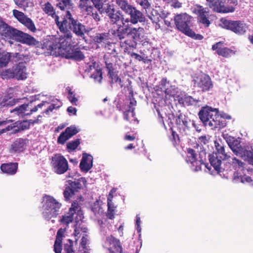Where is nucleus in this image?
Returning <instances> with one entry per match:
<instances>
[{
    "instance_id": "1",
    "label": "nucleus",
    "mask_w": 253,
    "mask_h": 253,
    "mask_svg": "<svg viewBox=\"0 0 253 253\" xmlns=\"http://www.w3.org/2000/svg\"><path fill=\"white\" fill-rule=\"evenodd\" d=\"M55 22L58 27L60 33L57 35L49 36L45 39V43L47 45H50L54 42L62 41V43H69L72 42V35L70 30L77 36L82 37L86 32L85 26L75 20L72 16L69 11H66V14L61 21H59V17L56 16Z\"/></svg>"
},
{
    "instance_id": "2",
    "label": "nucleus",
    "mask_w": 253,
    "mask_h": 253,
    "mask_svg": "<svg viewBox=\"0 0 253 253\" xmlns=\"http://www.w3.org/2000/svg\"><path fill=\"white\" fill-rule=\"evenodd\" d=\"M62 41L58 40L52 42L50 46L45 43V40L41 43V49L47 54L61 56L66 58H70L76 60L83 59L84 56L82 52L77 49L74 50L71 45V43H62Z\"/></svg>"
},
{
    "instance_id": "3",
    "label": "nucleus",
    "mask_w": 253,
    "mask_h": 253,
    "mask_svg": "<svg viewBox=\"0 0 253 253\" xmlns=\"http://www.w3.org/2000/svg\"><path fill=\"white\" fill-rule=\"evenodd\" d=\"M0 35L1 38L10 44L15 41L28 45H34L41 48V43L33 37L17 29L13 28L4 23L0 24Z\"/></svg>"
},
{
    "instance_id": "4",
    "label": "nucleus",
    "mask_w": 253,
    "mask_h": 253,
    "mask_svg": "<svg viewBox=\"0 0 253 253\" xmlns=\"http://www.w3.org/2000/svg\"><path fill=\"white\" fill-rule=\"evenodd\" d=\"M200 120L205 126L212 129H221L226 126L225 119H230L231 116L223 112L219 113L217 109L210 106L204 107L199 113Z\"/></svg>"
},
{
    "instance_id": "5",
    "label": "nucleus",
    "mask_w": 253,
    "mask_h": 253,
    "mask_svg": "<svg viewBox=\"0 0 253 253\" xmlns=\"http://www.w3.org/2000/svg\"><path fill=\"white\" fill-rule=\"evenodd\" d=\"M66 229L60 228L58 230L56 240L54 245V251L55 253H61L62 242H64L63 250L65 253H92V251L89 247L83 246L82 248L81 244H80L78 250L76 249L75 246L77 243H74L71 239L65 240Z\"/></svg>"
},
{
    "instance_id": "6",
    "label": "nucleus",
    "mask_w": 253,
    "mask_h": 253,
    "mask_svg": "<svg viewBox=\"0 0 253 253\" xmlns=\"http://www.w3.org/2000/svg\"><path fill=\"white\" fill-rule=\"evenodd\" d=\"M193 18L186 13L178 14L174 17L176 28L183 34L196 40H202L204 37L197 34L191 29Z\"/></svg>"
},
{
    "instance_id": "7",
    "label": "nucleus",
    "mask_w": 253,
    "mask_h": 253,
    "mask_svg": "<svg viewBox=\"0 0 253 253\" xmlns=\"http://www.w3.org/2000/svg\"><path fill=\"white\" fill-rule=\"evenodd\" d=\"M42 215L46 220H49L56 217L58 214L61 204L53 197L45 195L43 197Z\"/></svg>"
},
{
    "instance_id": "8",
    "label": "nucleus",
    "mask_w": 253,
    "mask_h": 253,
    "mask_svg": "<svg viewBox=\"0 0 253 253\" xmlns=\"http://www.w3.org/2000/svg\"><path fill=\"white\" fill-rule=\"evenodd\" d=\"M216 152L209 155V159L211 163V166L213 167L215 171L217 173L221 172L222 168L220 167L221 160H224L228 155L225 152V149L223 145L218 142L217 141L214 142Z\"/></svg>"
},
{
    "instance_id": "9",
    "label": "nucleus",
    "mask_w": 253,
    "mask_h": 253,
    "mask_svg": "<svg viewBox=\"0 0 253 253\" xmlns=\"http://www.w3.org/2000/svg\"><path fill=\"white\" fill-rule=\"evenodd\" d=\"M207 4L214 11L218 12L228 13L235 10L237 4V0H206Z\"/></svg>"
},
{
    "instance_id": "10",
    "label": "nucleus",
    "mask_w": 253,
    "mask_h": 253,
    "mask_svg": "<svg viewBox=\"0 0 253 253\" xmlns=\"http://www.w3.org/2000/svg\"><path fill=\"white\" fill-rule=\"evenodd\" d=\"M116 3L122 10L130 15L131 24H136L138 22L144 21V17L142 13L129 4L126 0H116Z\"/></svg>"
},
{
    "instance_id": "11",
    "label": "nucleus",
    "mask_w": 253,
    "mask_h": 253,
    "mask_svg": "<svg viewBox=\"0 0 253 253\" xmlns=\"http://www.w3.org/2000/svg\"><path fill=\"white\" fill-rule=\"evenodd\" d=\"M83 218V213L81 207L78 203L74 202L72 203L69 212L63 216L60 221L65 225H68L73 220L75 221L76 224H79L80 222H82Z\"/></svg>"
},
{
    "instance_id": "12",
    "label": "nucleus",
    "mask_w": 253,
    "mask_h": 253,
    "mask_svg": "<svg viewBox=\"0 0 253 253\" xmlns=\"http://www.w3.org/2000/svg\"><path fill=\"white\" fill-rule=\"evenodd\" d=\"M224 160L226 161L225 168H223V171L221 170V172L219 173L221 176L229 178L230 176L228 172V170H234L233 173L236 172H240L244 170L245 164L236 158L228 155Z\"/></svg>"
},
{
    "instance_id": "13",
    "label": "nucleus",
    "mask_w": 253,
    "mask_h": 253,
    "mask_svg": "<svg viewBox=\"0 0 253 253\" xmlns=\"http://www.w3.org/2000/svg\"><path fill=\"white\" fill-rule=\"evenodd\" d=\"M144 34V29L143 28L139 27L138 28L130 27L128 31L126 33L125 36L130 38V40H126L122 42V46H125L124 44L126 45L125 48L135 47L136 45L137 42L140 41L143 38Z\"/></svg>"
},
{
    "instance_id": "14",
    "label": "nucleus",
    "mask_w": 253,
    "mask_h": 253,
    "mask_svg": "<svg viewBox=\"0 0 253 253\" xmlns=\"http://www.w3.org/2000/svg\"><path fill=\"white\" fill-rule=\"evenodd\" d=\"M11 120H6L4 121H0V126H5L6 125L9 127V131H11L12 133H16L21 130L28 129L31 124L38 123V120H30L29 121H24L22 122L17 121L11 123Z\"/></svg>"
},
{
    "instance_id": "15",
    "label": "nucleus",
    "mask_w": 253,
    "mask_h": 253,
    "mask_svg": "<svg viewBox=\"0 0 253 253\" xmlns=\"http://www.w3.org/2000/svg\"><path fill=\"white\" fill-rule=\"evenodd\" d=\"M220 25L239 35L245 33L248 28L246 24L241 21H231L225 19H221Z\"/></svg>"
},
{
    "instance_id": "16",
    "label": "nucleus",
    "mask_w": 253,
    "mask_h": 253,
    "mask_svg": "<svg viewBox=\"0 0 253 253\" xmlns=\"http://www.w3.org/2000/svg\"><path fill=\"white\" fill-rule=\"evenodd\" d=\"M82 222H80L79 224H76L74 226V232L73 236L75 238V242L77 243L78 240L81 238L80 243L82 248L83 246L89 247L87 245L89 242L87 235V229L84 225H82Z\"/></svg>"
},
{
    "instance_id": "17",
    "label": "nucleus",
    "mask_w": 253,
    "mask_h": 253,
    "mask_svg": "<svg viewBox=\"0 0 253 253\" xmlns=\"http://www.w3.org/2000/svg\"><path fill=\"white\" fill-rule=\"evenodd\" d=\"M51 166L55 172L63 174L68 169L67 160L60 154H55L52 158Z\"/></svg>"
},
{
    "instance_id": "18",
    "label": "nucleus",
    "mask_w": 253,
    "mask_h": 253,
    "mask_svg": "<svg viewBox=\"0 0 253 253\" xmlns=\"http://www.w3.org/2000/svg\"><path fill=\"white\" fill-rule=\"evenodd\" d=\"M17 87L10 88L7 91V95L3 99L0 98V108L4 106H12L15 105L19 100V98H12L13 97H18L19 92Z\"/></svg>"
},
{
    "instance_id": "19",
    "label": "nucleus",
    "mask_w": 253,
    "mask_h": 253,
    "mask_svg": "<svg viewBox=\"0 0 253 253\" xmlns=\"http://www.w3.org/2000/svg\"><path fill=\"white\" fill-rule=\"evenodd\" d=\"M28 143L27 139L18 138L15 140L9 146L8 152L11 155H17L23 152L26 149Z\"/></svg>"
},
{
    "instance_id": "20",
    "label": "nucleus",
    "mask_w": 253,
    "mask_h": 253,
    "mask_svg": "<svg viewBox=\"0 0 253 253\" xmlns=\"http://www.w3.org/2000/svg\"><path fill=\"white\" fill-rule=\"evenodd\" d=\"M186 161L187 163L191 164V169L194 171H198L201 169V165L203 164L202 160L198 161L197 158V154L195 150L191 148L187 149Z\"/></svg>"
},
{
    "instance_id": "21",
    "label": "nucleus",
    "mask_w": 253,
    "mask_h": 253,
    "mask_svg": "<svg viewBox=\"0 0 253 253\" xmlns=\"http://www.w3.org/2000/svg\"><path fill=\"white\" fill-rule=\"evenodd\" d=\"M193 12L198 16V21L205 27H209L211 22L209 19V12L206 8L200 5H195L193 7Z\"/></svg>"
},
{
    "instance_id": "22",
    "label": "nucleus",
    "mask_w": 253,
    "mask_h": 253,
    "mask_svg": "<svg viewBox=\"0 0 253 253\" xmlns=\"http://www.w3.org/2000/svg\"><path fill=\"white\" fill-rule=\"evenodd\" d=\"M13 15L14 17L21 24L26 26L29 30L33 32L36 31L35 25L33 21L24 13L17 10H13Z\"/></svg>"
},
{
    "instance_id": "23",
    "label": "nucleus",
    "mask_w": 253,
    "mask_h": 253,
    "mask_svg": "<svg viewBox=\"0 0 253 253\" xmlns=\"http://www.w3.org/2000/svg\"><path fill=\"white\" fill-rule=\"evenodd\" d=\"M194 84L198 87L201 88L203 91L208 90L212 86L210 77L204 74L197 77L194 80Z\"/></svg>"
},
{
    "instance_id": "24",
    "label": "nucleus",
    "mask_w": 253,
    "mask_h": 253,
    "mask_svg": "<svg viewBox=\"0 0 253 253\" xmlns=\"http://www.w3.org/2000/svg\"><path fill=\"white\" fill-rule=\"evenodd\" d=\"M122 21V25H118V29L117 30L116 34L117 37L122 40L125 39V36L126 33L128 31L131 27V18H125L124 15L122 14L121 19Z\"/></svg>"
},
{
    "instance_id": "25",
    "label": "nucleus",
    "mask_w": 253,
    "mask_h": 253,
    "mask_svg": "<svg viewBox=\"0 0 253 253\" xmlns=\"http://www.w3.org/2000/svg\"><path fill=\"white\" fill-rule=\"evenodd\" d=\"M136 102L133 99H130L129 104L126 107L124 113V118L126 121L132 122L136 121V118L134 117V107Z\"/></svg>"
},
{
    "instance_id": "26",
    "label": "nucleus",
    "mask_w": 253,
    "mask_h": 253,
    "mask_svg": "<svg viewBox=\"0 0 253 253\" xmlns=\"http://www.w3.org/2000/svg\"><path fill=\"white\" fill-rule=\"evenodd\" d=\"M22 56L18 53H10L6 51L0 52V68L6 66L11 57L20 59Z\"/></svg>"
},
{
    "instance_id": "27",
    "label": "nucleus",
    "mask_w": 253,
    "mask_h": 253,
    "mask_svg": "<svg viewBox=\"0 0 253 253\" xmlns=\"http://www.w3.org/2000/svg\"><path fill=\"white\" fill-rule=\"evenodd\" d=\"M232 179L234 183H239L241 182L244 184H248L251 185H253V177L248 176L246 174H242L241 172L233 173Z\"/></svg>"
},
{
    "instance_id": "28",
    "label": "nucleus",
    "mask_w": 253,
    "mask_h": 253,
    "mask_svg": "<svg viewBox=\"0 0 253 253\" xmlns=\"http://www.w3.org/2000/svg\"><path fill=\"white\" fill-rule=\"evenodd\" d=\"M14 77L18 80H24L27 78L26 69L24 62H19L13 67Z\"/></svg>"
},
{
    "instance_id": "29",
    "label": "nucleus",
    "mask_w": 253,
    "mask_h": 253,
    "mask_svg": "<svg viewBox=\"0 0 253 253\" xmlns=\"http://www.w3.org/2000/svg\"><path fill=\"white\" fill-rule=\"evenodd\" d=\"M105 12L109 16L111 22L117 24L118 21L121 20L122 14L120 11H115L114 8H111L110 5H107V8L104 7Z\"/></svg>"
},
{
    "instance_id": "30",
    "label": "nucleus",
    "mask_w": 253,
    "mask_h": 253,
    "mask_svg": "<svg viewBox=\"0 0 253 253\" xmlns=\"http://www.w3.org/2000/svg\"><path fill=\"white\" fill-rule=\"evenodd\" d=\"M222 42H218L212 45V49L213 50H216L218 55L226 57L235 54L234 51L227 47H222Z\"/></svg>"
},
{
    "instance_id": "31",
    "label": "nucleus",
    "mask_w": 253,
    "mask_h": 253,
    "mask_svg": "<svg viewBox=\"0 0 253 253\" xmlns=\"http://www.w3.org/2000/svg\"><path fill=\"white\" fill-rule=\"evenodd\" d=\"M93 157L90 155L84 154L83 156L80 167L82 171H88L92 167Z\"/></svg>"
},
{
    "instance_id": "32",
    "label": "nucleus",
    "mask_w": 253,
    "mask_h": 253,
    "mask_svg": "<svg viewBox=\"0 0 253 253\" xmlns=\"http://www.w3.org/2000/svg\"><path fill=\"white\" fill-rule=\"evenodd\" d=\"M178 97H179L178 99V102L183 105H194L199 102L198 100L187 95L184 92H182L180 96Z\"/></svg>"
},
{
    "instance_id": "33",
    "label": "nucleus",
    "mask_w": 253,
    "mask_h": 253,
    "mask_svg": "<svg viewBox=\"0 0 253 253\" xmlns=\"http://www.w3.org/2000/svg\"><path fill=\"white\" fill-rule=\"evenodd\" d=\"M18 168L17 163H10L3 164L0 167L1 171L9 175H13L16 173Z\"/></svg>"
},
{
    "instance_id": "34",
    "label": "nucleus",
    "mask_w": 253,
    "mask_h": 253,
    "mask_svg": "<svg viewBox=\"0 0 253 253\" xmlns=\"http://www.w3.org/2000/svg\"><path fill=\"white\" fill-rule=\"evenodd\" d=\"M93 0H80L79 7L82 11H84L86 14L89 15L92 12V3Z\"/></svg>"
},
{
    "instance_id": "35",
    "label": "nucleus",
    "mask_w": 253,
    "mask_h": 253,
    "mask_svg": "<svg viewBox=\"0 0 253 253\" xmlns=\"http://www.w3.org/2000/svg\"><path fill=\"white\" fill-rule=\"evenodd\" d=\"M28 106V104H23L10 110V112L13 113L19 117H22L29 115L30 113H29Z\"/></svg>"
},
{
    "instance_id": "36",
    "label": "nucleus",
    "mask_w": 253,
    "mask_h": 253,
    "mask_svg": "<svg viewBox=\"0 0 253 253\" xmlns=\"http://www.w3.org/2000/svg\"><path fill=\"white\" fill-rule=\"evenodd\" d=\"M182 91L176 88L174 86H170L169 88H168L165 90V94L167 98H169L170 97H173L175 100H177L181 94Z\"/></svg>"
},
{
    "instance_id": "37",
    "label": "nucleus",
    "mask_w": 253,
    "mask_h": 253,
    "mask_svg": "<svg viewBox=\"0 0 253 253\" xmlns=\"http://www.w3.org/2000/svg\"><path fill=\"white\" fill-rule=\"evenodd\" d=\"M86 181L85 178L81 177L78 180L72 182L70 183L71 188H72L74 191H77L79 189L82 187L83 185H85Z\"/></svg>"
},
{
    "instance_id": "38",
    "label": "nucleus",
    "mask_w": 253,
    "mask_h": 253,
    "mask_svg": "<svg viewBox=\"0 0 253 253\" xmlns=\"http://www.w3.org/2000/svg\"><path fill=\"white\" fill-rule=\"evenodd\" d=\"M176 124L181 127H188L190 120L185 116L180 115L176 119Z\"/></svg>"
},
{
    "instance_id": "39",
    "label": "nucleus",
    "mask_w": 253,
    "mask_h": 253,
    "mask_svg": "<svg viewBox=\"0 0 253 253\" xmlns=\"http://www.w3.org/2000/svg\"><path fill=\"white\" fill-rule=\"evenodd\" d=\"M14 1L17 5L24 9L28 7H33L34 5L30 0H14Z\"/></svg>"
},
{
    "instance_id": "40",
    "label": "nucleus",
    "mask_w": 253,
    "mask_h": 253,
    "mask_svg": "<svg viewBox=\"0 0 253 253\" xmlns=\"http://www.w3.org/2000/svg\"><path fill=\"white\" fill-rule=\"evenodd\" d=\"M43 10L46 14L51 15L55 19L57 16L55 15L53 7L49 2H47L43 5Z\"/></svg>"
},
{
    "instance_id": "41",
    "label": "nucleus",
    "mask_w": 253,
    "mask_h": 253,
    "mask_svg": "<svg viewBox=\"0 0 253 253\" xmlns=\"http://www.w3.org/2000/svg\"><path fill=\"white\" fill-rule=\"evenodd\" d=\"M57 6L61 10L70 8L71 6V0H57Z\"/></svg>"
},
{
    "instance_id": "42",
    "label": "nucleus",
    "mask_w": 253,
    "mask_h": 253,
    "mask_svg": "<svg viewBox=\"0 0 253 253\" xmlns=\"http://www.w3.org/2000/svg\"><path fill=\"white\" fill-rule=\"evenodd\" d=\"M108 211L107 217L110 219H113L114 217V212L116 207L112 201H107Z\"/></svg>"
},
{
    "instance_id": "43",
    "label": "nucleus",
    "mask_w": 253,
    "mask_h": 253,
    "mask_svg": "<svg viewBox=\"0 0 253 253\" xmlns=\"http://www.w3.org/2000/svg\"><path fill=\"white\" fill-rule=\"evenodd\" d=\"M91 77L94 79L95 82L100 83L102 79L101 69H97L96 70L93 71L92 73Z\"/></svg>"
},
{
    "instance_id": "44",
    "label": "nucleus",
    "mask_w": 253,
    "mask_h": 253,
    "mask_svg": "<svg viewBox=\"0 0 253 253\" xmlns=\"http://www.w3.org/2000/svg\"><path fill=\"white\" fill-rule=\"evenodd\" d=\"M0 76L3 79H7L11 78H15L13 73V69H8L2 71Z\"/></svg>"
},
{
    "instance_id": "45",
    "label": "nucleus",
    "mask_w": 253,
    "mask_h": 253,
    "mask_svg": "<svg viewBox=\"0 0 253 253\" xmlns=\"http://www.w3.org/2000/svg\"><path fill=\"white\" fill-rule=\"evenodd\" d=\"M247 152V150L246 149V147L242 146L240 144L239 147H238L235 151H233V152L237 156H240L243 158V157H245V155H246Z\"/></svg>"
},
{
    "instance_id": "46",
    "label": "nucleus",
    "mask_w": 253,
    "mask_h": 253,
    "mask_svg": "<svg viewBox=\"0 0 253 253\" xmlns=\"http://www.w3.org/2000/svg\"><path fill=\"white\" fill-rule=\"evenodd\" d=\"M80 144L79 139H76L74 141L68 142L67 144V148L69 152L75 150L78 145Z\"/></svg>"
},
{
    "instance_id": "47",
    "label": "nucleus",
    "mask_w": 253,
    "mask_h": 253,
    "mask_svg": "<svg viewBox=\"0 0 253 253\" xmlns=\"http://www.w3.org/2000/svg\"><path fill=\"white\" fill-rule=\"evenodd\" d=\"M68 98L70 102L74 105H77L78 101V98L76 97V94L71 89L69 90Z\"/></svg>"
},
{
    "instance_id": "48",
    "label": "nucleus",
    "mask_w": 253,
    "mask_h": 253,
    "mask_svg": "<svg viewBox=\"0 0 253 253\" xmlns=\"http://www.w3.org/2000/svg\"><path fill=\"white\" fill-rule=\"evenodd\" d=\"M70 138H71V137L69 136V135H68L67 133H66V132L64 131L62 132L58 137L57 139V142L59 144H63Z\"/></svg>"
},
{
    "instance_id": "49",
    "label": "nucleus",
    "mask_w": 253,
    "mask_h": 253,
    "mask_svg": "<svg viewBox=\"0 0 253 253\" xmlns=\"http://www.w3.org/2000/svg\"><path fill=\"white\" fill-rule=\"evenodd\" d=\"M61 106V102L59 100H56L55 103H52L47 107V108L45 111V113L48 114L49 112L52 111L53 109L55 108H58Z\"/></svg>"
},
{
    "instance_id": "50",
    "label": "nucleus",
    "mask_w": 253,
    "mask_h": 253,
    "mask_svg": "<svg viewBox=\"0 0 253 253\" xmlns=\"http://www.w3.org/2000/svg\"><path fill=\"white\" fill-rule=\"evenodd\" d=\"M148 16L153 23L157 24L160 21V15L157 13V11L154 9H153L151 14Z\"/></svg>"
},
{
    "instance_id": "51",
    "label": "nucleus",
    "mask_w": 253,
    "mask_h": 253,
    "mask_svg": "<svg viewBox=\"0 0 253 253\" xmlns=\"http://www.w3.org/2000/svg\"><path fill=\"white\" fill-rule=\"evenodd\" d=\"M92 3L94 7L100 12V13H102L104 12V8L103 7V4L102 0H93Z\"/></svg>"
},
{
    "instance_id": "52",
    "label": "nucleus",
    "mask_w": 253,
    "mask_h": 253,
    "mask_svg": "<svg viewBox=\"0 0 253 253\" xmlns=\"http://www.w3.org/2000/svg\"><path fill=\"white\" fill-rule=\"evenodd\" d=\"M63 194L66 200H69L75 194V191L72 188L67 187L65 189Z\"/></svg>"
},
{
    "instance_id": "53",
    "label": "nucleus",
    "mask_w": 253,
    "mask_h": 253,
    "mask_svg": "<svg viewBox=\"0 0 253 253\" xmlns=\"http://www.w3.org/2000/svg\"><path fill=\"white\" fill-rule=\"evenodd\" d=\"M99 68H100L98 67V64L95 62H91L87 64L85 71L88 73H92Z\"/></svg>"
},
{
    "instance_id": "54",
    "label": "nucleus",
    "mask_w": 253,
    "mask_h": 253,
    "mask_svg": "<svg viewBox=\"0 0 253 253\" xmlns=\"http://www.w3.org/2000/svg\"><path fill=\"white\" fill-rule=\"evenodd\" d=\"M65 131L67 133L68 135H69V136L71 137L77 133L79 131L75 126H71L66 128Z\"/></svg>"
},
{
    "instance_id": "55",
    "label": "nucleus",
    "mask_w": 253,
    "mask_h": 253,
    "mask_svg": "<svg viewBox=\"0 0 253 253\" xmlns=\"http://www.w3.org/2000/svg\"><path fill=\"white\" fill-rule=\"evenodd\" d=\"M108 35L106 33L98 34L94 38V40L97 42H101L107 39Z\"/></svg>"
},
{
    "instance_id": "56",
    "label": "nucleus",
    "mask_w": 253,
    "mask_h": 253,
    "mask_svg": "<svg viewBox=\"0 0 253 253\" xmlns=\"http://www.w3.org/2000/svg\"><path fill=\"white\" fill-rule=\"evenodd\" d=\"M137 4L141 5L144 9H147L149 8L151 4L148 0H136Z\"/></svg>"
},
{
    "instance_id": "57",
    "label": "nucleus",
    "mask_w": 253,
    "mask_h": 253,
    "mask_svg": "<svg viewBox=\"0 0 253 253\" xmlns=\"http://www.w3.org/2000/svg\"><path fill=\"white\" fill-rule=\"evenodd\" d=\"M109 74L112 82L119 83L121 84V80L115 72H112L109 73Z\"/></svg>"
},
{
    "instance_id": "58",
    "label": "nucleus",
    "mask_w": 253,
    "mask_h": 253,
    "mask_svg": "<svg viewBox=\"0 0 253 253\" xmlns=\"http://www.w3.org/2000/svg\"><path fill=\"white\" fill-rule=\"evenodd\" d=\"M46 104H48V103L46 101H43L41 103L38 104L37 106L34 107L33 109L29 110V113H30V115L32 114L34 112H36L39 108H41L42 107V106H45Z\"/></svg>"
},
{
    "instance_id": "59",
    "label": "nucleus",
    "mask_w": 253,
    "mask_h": 253,
    "mask_svg": "<svg viewBox=\"0 0 253 253\" xmlns=\"http://www.w3.org/2000/svg\"><path fill=\"white\" fill-rule=\"evenodd\" d=\"M240 144V142L237 140L235 139L234 141L232 142V143L229 146L232 151L233 152L235 151V150L238 147H239Z\"/></svg>"
},
{
    "instance_id": "60",
    "label": "nucleus",
    "mask_w": 253,
    "mask_h": 253,
    "mask_svg": "<svg viewBox=\"0 0 253 253\" xmlns=\"http://www.w3.org/2000/svg\"><path fill=\"white\" fill-rule=\"evenodd\" d=\"M243 158L248 160L249 161H253V150H247V152Z\"/></svg>"
},
{
    "instance_id": "61",
    "label": "nucleus",
    "mask_w": 253,
    "mask_h": 253,
    "mask_svg": "<svg viewBox=\"0 0 253 253\" xmlns=\"http://www.w3.org/2000/svg\"><path fill=\"white\" fill-rule=\"evenodd\" d=\"M171 5L174 8H180L181 7V3L178 0H171Z\"/></svg>"
},
{
    "instance_id": "62",
    "label": "nucleus",
    "mask_w": 253,
    "mask_h": 253,
    "mask_svg": "<svg viewBox=\"0 0 253 253\" xmlns=\"http://www.w3.org/2000/svg\"><path fill=\"white\" fill-rule=\"evenodd\" d=\"M141 220L140 218L138 215L136 216V229L138 233L141 231V227H140Z\"/></svg>"
},
{
    "instance_id": "63",
    "label": "nucleus",
    "mask_w": 253,
    "mask_h": 253,
    "mask_svg": "<svg viewBox=\"0 0 253 253\" xmlns=\"http://www.w3.org/2000/svg\"><path fill=\"white\" fill-rule=\"evenodd\" d=\"M106 68L108 70V74L110 72H113V64L111 63L108 60L105 61Z\"/></svg>"
},
{
    "instance_id": "64",
    "label": "nucleus",
    "mask_w": 253,
    "mask_h": 253,
    "mask_svg": "<svg viewBox=\"0 0 253 253\" xmlns=\"http://www.w3.org/2000/svg\"><path fill=\"white\" fill-rule=\"evenodd\" d=\"M116 192V189L115 188H113L110 191L108 197H107V201H112V199L113 198V194L115 193Z\"/></svg>"
}]
</instances>
